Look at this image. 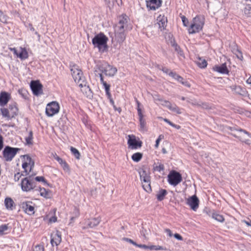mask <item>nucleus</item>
<instances>
[{
  "mask_svg": "<svg viewBox=\"0 0 251 251\" xmlns=\"http://www.w3.org/2000/svg\"><path fill=\"white\" fill-rule=\"evenodd\" d=\"M131 29L129 26V19L126 15L119 17V22L115 26V36L116 40L119 43H122L126 39V31Z\"/></svg>",
  "mask_w": 251,
  "mask_h": 251,
  "instance_id": "obj_1",
  "label": "nucleus"
},
{
  "mask_svg": "<svg viewBox=\"0 0 251 251\" xmlns=\"http://www.w3.org/2000/svg\"><path fill=\"white\" fill-rule=\"evenodd\" d=\"M71 67L72 75L75 83L80 87H84L87 97L89 98H92L93 95L91 94L92 92L91 89L88 86H86V85L85 77L83 75L81 70L77 65H73L72 66H71Z\"/></svg>",
  "mask_w": 251,
  "mask_h": 251,
  "instance_id": "obj_2",
  "label": "nucleus"
},
{
  "mask_svg": "<svg viewBox=\"0 0 251 251\" xmlns=\"http://www.w3.org/2000/svg\"><path fill=\"white\" fill-rule=\"evenodd\" d=\"M204 24V18L201 16H197L193 19L188 30L189 34L199 32L202 29Z\"/></svg>",
  "mask_w": 251,
  "mask_h": 251,
  "instance_id": "obj_3",
  "label": "nucleus"
},
{
  "mask_svg": "<svg viewBox=\"0 0 251 251\" xmlns=\"http://www.w3.org/2000/svg\"><path fill=\"white\" fill-rule=\"evenodd\" d=\"M97 69L100 72L104 73L105 75L113 76L117 72L116 68L114 67L105 62L99 61L97 62Z\"/></svg>",
  "mask_w": 251,
  "mask_h": 251,
  "instance_id": "obj_4",
  "label": "nucleus"
},
{
  "mask_svg": "<svg viewBox=\"0 0 251 251\" xmlns=\"http://www.w3.org/2000/svg\"><path fill=\"white\" fill-rule=\"evenodd\" d=\"M108 38L102 33L95 36V48H98L101 52L106 51L108 50L107 42Z\"/></svg>",
  "mask_w": 251,
  "mask_h": 251,
  "instance_id": "obj_5",
  "label": "nucleus"
},
{
  "mask_svg": "<svg viewBox=\"0 0 251 251\" xmlns=\"http://www.w3.org/2000/svg\"><path fill=\"white\" fill-rule=\"evenodd\" d=\"M0 111L3 117L7 120H10L17 115L18 109L15 103H12L9 104L8 108H0Z\"/></svg>",
  "mask_w": 251,
  "mask_h": 251,
  "instance_id": "obj_6",
  "label": "nucleus"
},
{
  "mask_svg": "<svg viewBox=\"0 0 251 251\" xmlns=\"http://www.w3.org/2000/svg\"><path fill=\"white\" fill-rule=\"evenodd\" d=\"M181 174L175 171H172L168 176L169 183L174 186H176L182 181Z\"/></svg>",
  "mask_w": 251,
  "mask_h": 251,
  "instance_id": "obj_7",
  "label": "nucleus"
},
{
  "mask_svg": "<svg viewBox=\"0 0 251 251\" xmlns=\"http://www.w3.org/2000/svg\"><path fill=\"white\" fill-rule=\"evenodd\" d=\"M20 150L19 148H12L9 146H6L3 151V155L6 161H10L15 156L18 151Z\"/></svg>",
  "mask_w": 251,
  "mask_h": 251,
  "instance_id": "obj_8",
  "label": "nucleus"
},
{
  "mask_svg": "<svg viewBox=\"0 0 251 251\" xmlns=\"http://www.w3.org/2000/svg\"><path fill=\"white\" fill-rule=\"evenodd\" d=\"M23 157L24 162L22 164V168L24 169V173H25L26 176L29 174V172L31 171L34 166V163L28 155H25L23 156Z\"/></svg>",
  "mask_w": 251,
  "mask_h": 251,
  "instance_id": "obj_9",
  "label": "nucleus"
},
{
  "mask_svg": "<svg viewBox=\"0 0 251 251\" xmlns=\"http://www.w3.org/2000/svg\"><path fill=\"white\" fill-rule=\"evenodd\" d=\"M59 105L56 101H52L47 104L46 113L49 117H51L59 112Z\"/></svg>",
  "mask_w": 251,
  "mask_h": 251,
  "instance_id": "obj_10",
  "label": "nucleus"
},
{
  "mask_svg": "<svg viewBox=\"0 0 251 251\" xmlns=\"http://www.w3.org/2000/svg\"><path fill=\"white\" fill-rule=\"evenodd\" d=\"M23 210L28 215H31L35 213V204L32 201H25L22 203Z\"/></svg>",
  "mask_w": 251,
  "mask_h": 251,
  "instance_id": "obj_11",
  "label": "nucleus"
},
{
  "mask_svg": "<svg viewBox=\"0 0 251 251\" xmlns=\"http://www.w3.org/2000/svg\"><path fill=\"white\" fill-rule=\"evenodd\" d=\"M136 102L138 106L137 109L140 122V130L143 131H147V129L146 127V120L144 118V115L142 113L141 109L140 108V103L138 100H137Z\"/></svg>",
  "mask_w": 251,
  "mask_h": 251,
  "instance_id": "obj_12",
  "label": "nucleus"
},
{
  "mask_svg": "<svg viewBox=\"0 0 251 251\" xmlns=\"http://www.w3.org/2000/svg\"><path fill=\"white\" fill-rule=\"evenodd\" d=\"M35 187L34 182L29 180L27 177L22 179L21 182L22 189L24 191H29L33 189Z\"/></svg>",
  "mask_w": 251,
  "mask_h": 251,
  "instance_id": "obj_13",
  "label": "nucleus"
},
{
  "mask_svg": "<svg viewBox=\"0 0 251 251\" xmlns=\"http://www.w3.org/2000/svg\"><path fill=\"white\" fill-rule=\"evenodd\" d=\"M42 85L38 81H32L30 87L34 95L38 96L43 93Z\"/></svg>",
  "mask_w": 251,
  "mask_h": 251,
  "instance_id": "obj_14",
  "label": "nucleus"
},
{
  "mask_svg": "<svg viewBox=\"0 0 251 251\" xmlns=\"http://www.w3.org/2000/svg\"><path fill=\"white\" fill-rule=\"evenodd\" d=\"M186 203L194 211H196L199 207V200L196 195H193L187 200Z\"/></svg>",
  "mask_w": 251,
  "mask_h": 251,
  "instance_id": "obj_15",
  "label": "nucleus"
},
{
  "mask_svg": "<svg viewBox=\"0 0 251 251\" xmlns=\"http://www.w3.org/2000/svg\"><path fill=\"white\" fill-rule=\"evenodd\" d=\"M128 138L127 143L129 146L131 147V149H136L138 148H140L142 146V141H137L134 135H129Z\"/></svg>",
  "mask_w": 251,
  "mask_h": 251,
  "instance_id": "obj_16",
  "label": "nucleus"
},
{
  "mask_svg": "<svg viewBox=\"0 0 251 251\" xmlns=\"http://www.w3.org/2000/svg\"><path fill=\"white\" fill-rule=\"evenodd\" d=\"M146 6L149 10H155L161 6L162 0H146Z\"/></svg>",
  "mask_w": 251,
  "mask_h": 251,
  "instance_id": "obj_17",
  "label": "nucleus"
},
{
  "mask_svg": "<svg viewBox=\"0 0 251 251\" xmlns=\"http://www.w3.org/2000/svg\"><path fill=\"white\" fill-rule=\"evenodd\" d=\"M213 70L223 75H228L229 73L226 63L220 66L216 65L214 66L213 67Z\"/></svg>",
  "mask_w": 251,
  "mask_h": 251,
  "instance_id": "obj_18",
  "label": "nucleus"
},
{
  "mask_svg": "<svg viewBox=\"0 0 251 251\" xmlns=\"http://www.w3.org/2000/svg\"><path fill=\"white\" fill-rule=\"evenodd\" d=\"M10 99V95L5 92H1L0 94V105L3 106L6 105Z\"/></svg>",
  "mask_w": 251,
  "mask_h": 251,
  "instance_id": "obj_19",
  "label": "nucleus"
},
{
  "mask_svg": "<svg viewBox=\"0 0 251 251\" xmlns=\"http://www.w3.org/2000/svg\"><path fill=\"white\" fill-rule=\"evenodd\" d=\"M157 20L158 21L157 24L160 30L163 31L165 29L167 24V18L164 16H159Z\"/></svg>",
  "mask_w": 251,
  "mask_h": 251,
  "instance_id": "obj_20",
  "label": "nucleus"
},
{
  "mask_svg": "<svg viewBox=\"0 0 251 251\" xmlns=\"http://www.w3.org/2000/svg\"><path fill=\"white\" fill-rule=\"evenodd\" d=\"M61 242V234L60 232L57 231L54 236L51 239L50 243L52 246L55 244L58 246Z\"/></svg>",
  "mask_w": 251,
  "mask_h": 251,
  "instance_id": "obj_21",
  "label": "nucleus"
},
{
  "mask_svg": "<svg viewBox=\"0 0 251 251\" xmlns=\"http://www.w3.org/2000/svg\"><path fill=\"white\" fill-rule=\"evenodd\" d=\"M141 180L144 182H148L150 181V176L146 171L142 170L139 172Z\"/></svg>",
  "mask_w": 251,
  "mask_h": 251,
  "instance_id": "obj_22",
  "label": "nucleus"
},
{
  "mask_svg": "<svg viewBox=\"0 0 251 251\" xmlns=\"http://www.w3.org/2000/svg\"><path fill=\"white\" fill-rule=\"evenodd\" d=\"M167 191L165 189H160L156 194V198L158 201H162L164 199L165 196L167 194Z\"/></svg>",
  "mask_w": 251,
  "mask_h": 251,
  "instance_id": "obj_23",
  "label": "nucleus"
},
{
  "mask_svg": "<svg viewBox=\"0 0 251 251\" xmlns=\"http://www.w3.org/2000/svg\"><path fill=\"white\" fill-rule=\"evenodd\" d=\"M4 204L7 209L13 210L14 202L12 199L10 198H6L4 201Z\"/></svg>",
  "mask_w": 251,
  "mask_h": 251,
  "instance_id": "obj_24",
  "label": "nucleus"
},
{
  "mask_svg": "<svg viewBox=\"0 0 251 251\" xmlns=\"http://www.w3.org/2000/svg\"><path fill=\"white\" fill-rule=\"evenodd\" d=\"M211 217L213 219L221 223H223L225 221L223 216L216 212H213L212 214Z\"/></svg>",
  "mask_w": 251,
  "mask_h": 251,
  "instance_id": "obj_25",
  "label": "nucleus"
},
{
  "mask_svg": "<svg viewBox=\"0 0 251 251\" xmlns=\"http://www.w3.org/2000/svg\"><path fill=\"white\" fill-rule=\"evenodd\" d=\"M21 59H25L28 58V53L25 49L21 48V51L17 55Z\"/></svg>",
  "mask_w": 251,
  "mask_h": 251,
  "instance_id": "obj_26",
  "label": "nucleus"
},
{
  "mask_svg": "<svg viewBox=\"0 0 251 251\" xmlns=\"http://www.w3.org/2000/svg\"><path fill=\"white\" fill-rule=\"evenodd\" d=\"M197 63L199 67L201 68H204L207 65L206 61L205 59H202L200 57L198 58V60L197 61Z\"/></svg>",
  "mask_w": 251,
  "mask_h": 251,
  "instance_id": "obj_27",
  "label": "nucleus"
},
{
  "mask_svg": "<svg viewBox=\"0 0 251 251\" xmlns=\"http://www.w3.org/2000/svg\"><path fill=\"white\" fill-rule=\"evenodd\" d=\"M40 193L41 196L46 198H50V192L47 191L44 188H40Z\"/></svg>",
  "mask_w": 251,
  "mask_h": 251,
  "instance_id": "obj_28",
  "label": "nucleus"
},
{
  "mask_svg": "<svg viewBox=\"0 0 251 251\" xmlns=\"http://www.w3.org/2000/svg\"><path fill=\"white\" fill-rule=\"evenodd\" d=\"M142 156H143L142 153H141L140 152H136V153H134L132 155L131 158L134 161L138 162L141 159V158H142Z\"/></svg>",
  "mask_w": 251,
  "mask_h": 251,
  "instance_id": "obj_29",
  "label": "nucleus"
},
{
  "mask_svg": "<svg viewBox=\"0 0 251 251\" xmlns=\"http://www.w3.org/2000/svg\"><path fill=\"white\" fill-rule=\"evenodd\" d=\"M32 139H33V132L32 131H30L28 133V135L25 138V140L26 144H27V145L32 144Z\"/></svg>",
  "mask_w": 251,
  "mask_h": 251,
  "instance_id": "obj_30",
  "label": "nucleus"
},
{
  "mask_svg": "<svg viewBox=\"0 0 251 251\" xmlns=\"http://www.w3.org/2000/svg\"><path fill=\"white\" fill-rule=\"evenodd\" d=\"M142 187L143 189L147 192H150L151 191L150 181L148 182H142Z\"/></svg>",
  "mask_w": 251,
  "mask_h": 251,
  "instance_id": "obj_31",
  "label": "nucleus"
},
{
  "mask_svg": "<svg viewBox=\"0 0 251 251\" xmlns=\"http://www.w3.org/2000/svg\"><path fill=\"white\" fill-rule=\"evenodd\" d=\"M169 75L174 79L177 80L178 81H181L183 79V78L181 76L173 72H170L169 73Z\"/></svg>",
  "mask_w": 251,
  "mask_h": 251,
  "instance_id": "obj_32",
  "label": "nucleus"
},
{
  "mask_svg": "<svg viewBox=\"0 0 251 251\" xmlns=\"http://www.w3.org/2000/svg\"><path fill=\"white\" fill-rule=\"evenodd\" d=\"M71 151L76 159H79L80 158V153L76 149L71 147Z\"/></svg>",
  "mask_w": 251,
  "mask_h": 251,
  "instance_id": "obj_33",
  "label": "nucleus"
},
{
  "mask_svg": "<svg viewBox=\"0 0 251 251\" xmlns=\"http://www.w3.org/2000/svg\"><path fill=\"white\" fill-rule=\"evenodd\" d=\"M153 170L155 171H157L159 172H160L161 171H163L164 170V165L161 163H159L158 165H155V164H154Z\"/></svg>",
  "mask_w": 251,
  "mask_h": 251,
  "instance_id": "obj_34",
  "label": "nucleus"
},
{
  "mask_svg": "<svg viewBox=\"0 0 251 251\" xmlns=\"http://www.w3.org/2000/svg\"><path fill=\"white\" fill-rule=\"evenodd\" d=\"M244 13L247 17H249L251 14V6L249 4L246 5L244 9Z\"/></svg>",
  "mask_w": 251,
  "mask_h": 251,
  "instance_id": "obj_35",
  "label": "nucleus"
},
{
  "mask_svg": "<svg viewBox=\"0 0 251 251\" xmlns=\"http://www.w3.org/2000/svg\"><path fill=\"white\" fill-rule=\"evenodd\" d=\"M169 109L174 112H176V113L177 114H180L181 113V111H180V109H179V108L176 106V105H174V106H173L172 104L171 105V106L169 108Z\"/></svg>",
  "mask_w": 251,
  "mask_h": 251,
  "instance_id": "obj_36",
  "label": "nucleus"
},
{
  "mask_svg": "<svg viewBox=\"0 0 251 251\" xmlns=\"http://www.w3.org/2000/svg\"><path fill=\"white\" fill-rule=\"evenodd\" d=\"M187 101L188 103H191L192 105H193L194 106H196L197 107H199V106L201 105V104H200V103L199 102L195 100H192L191 99H187Z\"/></svg>",
  "mask_w": 251,
  "mask_h": 251,
  "instance_id": "obj_37",
  "label": "nucleus"
},
{
  "mask_svg": "<svg viewBox=\"0 0 251 251\" xmlns=\"http://www.w3.org/2000/svg\"><path fill=\"white\" fill-rule=\"evenodd\" d=\"M172 46L175 49V50L180 55H181L182 53V51L180 50V48L179 47V46H178L177 44H176V43H173L172 44Z\"/></svg>",
  "mask_w": 251,
  "mask_h": 251,
  "instance_id": "obj_38",
  "label": "nucleus"
},
{
  "mask_svg": "<svg viewBox=\"0 0 251 251\" xmlns=\"http://www.w3.org/2000/svg\"><path fill=\"white\" fill-rule=\"evenodd\" d=\"M61 166H62V167L63 168L65 171H69V166L65 161H64L61 164Z\"/></svg>",
  "mask_w": 251,
  "mask_h": 251,
  "instance_id": "obj_39",
  "label": "nucleus"
},
{
  "mask_svg": "<svg viewBox=\"0 0 251 251\" xmlns=\"http://www.w3.org/2000/svg\"><path fill=\"white\" fill-rule=\"evenodd\" d=\"M99 76L100 77V82L103 84L104 87H105V86L109 85V84H107L106 81H104L103 77L101 72L99 74Z\"/></svg>",
  "mask_w": 251,
  "mask_h": 251,
  "instance_id": "obj_40",
  "label": "nucleus"
},
{
  "mask_svg": "<svg viewBox=\"0 0 251 251\" xmlns=\"http://www.w3.org/2000/svg\"><path fill=\"white\" fill-rule=\"evenodd\" d=\"M232 90H234L236 93L241 94L242 91V88L239 86H233Z\"/></svg>",
  "mask_w": 251,
  "mask_h": 251,
  "instance_id": "obj_41",
  "label": "nucleus"
},
{
  "mask_svg": "<svg viewBox=\"0 0 251 251\" xmlns=\"http://www.w3.org/2000/svg\"><path fill=\"white\" fill-rule=\"evenodd\" d=\"M161 102V104L162 105L167 107L168 108H169L171 106V105L172 104L170 101L163 100Z\"/></svg>",
  "mask_w": 251,
  "mask_h": 251,
  "instance_id": "obj_42",
  "label": "nucleus"
},
{
  "mask_svg": "<svg viewBox=\"0 0 251 251\" xmlns=\"http://www.w3.org/2000/svg\"><path fill=\"white\" fill-rule=\"evenodd\" d=\"M8 226L6 225H2L0 226V234H3V232L7 230Z\"/></svg>",
  "mask_w": 251,
  "mask_h": 251,
  "instance_id": "obj_43",
  "label": "nucleus"
},
{
  "mask_svg": "<svg viewBox=\"0 0 251 251\" xmlns=\"http://www.w3.org/2000/svg\"><path fill=\"white\" fill-rule=\"evenodd\" d=\"M181 19H182V21L183 25L185 26H187L188 24L189 23L188 19L184 16L181 17Z\"/></svg>",
  "mask_w": 251,
  "mask_h": 251,
  "instance_id": "obj_44",
  "label": "nucleus"
},
{
  "mask_svg": "<svg viewBox=\"0 0 251 251\" xmlns=\"http://www.w3.org/2000/svg\"><path fill=\"white\" fill-rule=\"evenodd\" d=\"M35 179L37 181H42L45 183H47V181L43 176H36Z\"/></svg>",
  "mask_w": 251,
  "mask_h": 251,
  "instance_id": "obj_45",
  "label": "nucleus"
},
{
  "mask_svg": "<svg viewBox=\"0 0 251 251\" xmlns=\"http://www.w3.org/2000/svg\"><path fill=\"white\" fill-rule=\"evenodd\" d=\"M105 1L108 6L110 7L114 5L115 0H105Z\"/></svg>",
  "mask_w": 251,
  "mask_h": 251,
  "instance_id": "obj_46",
  "label": "nucleus"
},
{
  "mask_svg": "<svg viewBox=\"0 0 251 251\" xmlns=\"http://www.w3.org/2000/svg\"><path fill=\"white\" fill-rule=\"evenodd\" d=\"M44 248L43 245H37L35 247V251H44Z\"/></svg>",
  "mask_w": 251,
  "mask_h": 251,
  "instance_id": "obj_47",
  "label": "nucleus"
},
{
  "mask_svg": "<svg viewBox=\"0 0 251 251\" xmlns=\"http://www.w3.org/2000/svg\"><path fill=\"white\" fill-rule=\"evenodd\" d=\"M236 57L240 60H242L243 59V56L242 54V52L241 50H239V52H237L236 54H235Z\"/></svg>",
  "mask_w": 251,
  "mask_h": 251,
  "instance_id": "obj_48",
  "label": "nucleus"
},
{
  "mask_svg": "<svg viewBox=\"0 0 251 251\" xmlns=\"http://www.w3.org/2000/svg\"><path fill=\"white\" fill-rule=\"evenodd\" d=\"M104 88H105V92H106V95L109 97H110L111 96L110 93L109 92V91H110V85H108V86H105V87H104Z\"/></svg>",
  "mask_w": 251,
  "mask_h": 251,
  "instance_id": "obj_49",
  "label": "nucleus"
},
{
  "mask_svg": "<svg viewBox=\"0 0 251 251\" xmlns=\"http://www.w3.org/2000/svg\"><path fill=\"white\" fill-rule=\"evenodd\" d=\"M24 176V175H23V174H20V173H17L15 175V176H14V179L15 181H18L20 179V177L21 176Z\"/></svg>",
  "mask_w": 251,
  "mask_h": 251,
  "instance_id": "obj_50",
  "label": "nucleus"
},
{
  "mask_svg": "<svg viewBox=\"0 0 251 251\" xmlns=\"http://www.w3.org/2000/svg\"><path fill=\"white\" fill-rule=\"evenodd\" d=\"M180 83H181L183 85H184V86L187 87H190V84L189 83V82L187 81H184V79L181 80V81H179Z\"/></svg>",
  "mask_w": 251,
  "mask_h": 251,
  "instance_id": "obj_51",
  "label": "nucleus"
},
{
  "mask_svg": "<svg viewBox=\"0 0 251 251\" xmlns=\"http://www.w3.org/2000/svg\"><path fill=\"white\" fill-rule=\"evenodd\" d=\"M201 104V106H199V107H202L204 109H208L209 108V106L207 105L206 103H203V102H200Z\"/></svg>",
  "mask_w": 251,
  "mask_h": 251,
  "instance_id": "obj_52",
  "label": "nucleus"
},
{
  "mask_svg": "<svg viewBox=\"0 0 251 251\" xmlns=\"http://www.w3.org/2000/svg\"><path fill=\"white\" fill-rule=\"evenodd\" d=\"M174 237L175 238L177 239L178 240H182V237L178 233H176L174 234Z\"/></svg>",
  "mask_w": 251,
  "mask_h": 251,
  "instance_id": "obj_53",
  "label": "nucleus"
},
{
  "mask_svg": "<svg viewBox=\"0 0 251 251\" xmlns=\"http://www.w3.org/2000/svg\"><path fill=\"white\" fill-rule=\"evenodd\" d=\"M136 247H138L140 248H143L144 249H148V248H149V246H148L146 245H143V244H137V246Z\"/></svg>",
  "mask_w": 251,
  "mask_h": 251,
  "instance_id": "obj_54",
  "label": "nucleus"
},
{
  "mask_svg": "<svg viewBox=\"0 0 251 251\" xmlns=\"http://www.w3.org/2000/svg\"><path fill=\"white\" fill-rule=\"evenodd\" d=\"M165 232L170 236L172 237L173 236L171 230L170 229L166 228L165 229Z\"/></svg>",
  "mask_w": 251,
  "mask_h": 251,
  "instance_id": "obj_55",
  "label": "nucleus"
},
{
  "mask_svg": "<svg viewBox=\"0 0 251 251\" xmlns=\"http://www.w3.org/2000/svg\"><path fill=\"white\" fill-rule=\"evenodd\" d=\"M242 222L245 223L248 226H251V220H243Z\"/></svg>",
  "mask_w": 251,
  "mask_h": 251,
  "instance_id": "obj_56",
  "label": "nucleus"
},
{
  "mask_svg": "<svg viewBox=\"0 0 251 251\" xmlns=\"http://www.w3.org/2000/svg\"><path fill=\"white\" fill-rule=\"evenodd\" d=\"M26 26L29 28L30 30L34 31L35 30L34 28L33 27L32 24L29 23L27 24Z\"/></svg>",
  "mask_w": 251,
  "mask_h": 251,
  "instance_id": "obj_57",
  "label": "nucleus"
},
{
  "mask_svg": "<svg viewBox=\"0 0 251 251\" xmlns=\"http://www.w3.org/2000/svg\"><path fill=\"white\" fill-rule=\"evenodd\" d=\"M164 121L167 123L168 124H169L170 126H175V124H173L172 122H171L170 121H169L168 119H164Z\"/></svg>",
  "mask_w": 251,
  "mask_h": 251,
  "instance_id": "obj_58",
  "label": "nucleus"
},
{
  "mask_svg": "<svg viewBox=\"0 0 251 251\" xmlns=\"http://www.w3.org/2000/svg\"><path fill=\"white\" fill-rule=\"evenodd\" d=\"M238 131H240V132H244V133L247 134L249 136H250V133H249L248 131H247L246 130H244L243 129H241V128H239V129L237 130Z\"/></svg>",
  "mask_w": 251,
  "mask_h": 251,
  "instance_id": "obj_59",
  "label": "nucleus"
},
{
  "mask_svg": "<svg viewBox=\"0 0 251 251\" xmlns=\"http://www.w3.org/2000/svg\"><path fill=\"white\" fill-rule=\"evenodd\" d=\"M158 250L166 251V250H167V249L166 248H164L163 246L158 245V246H157V251H158Z\"/></svg>",
  "mask_w": 251,
  "mask_h": 251,
  "instance_id": "obj_60",
  "label": "nucleus"
},
{
  "mask_svg": "<svg viewBox=\"0 0 251 251\" xmlns=\"http://www.w3.org/2000/svg\"><path fill=\"white\" fill-rule=\"evenodd\" d=\"M3 147V138L2 136L0 135V151Z\"/></svg>",
  "mask_w": 251,
  "mask_h": 251,
  "instance_id": "obj_61",
  "label": "nucleus"
},
{
  "mask_svg": "<svg viewBox=\"0 0 251 251\" xmlns=\"http://www.w3.org/2000/svg\"><path fill=\"white\" fill-rule=\"evenodd\" d=\"M154 100L155 101H158L162 102L163 99L160 98L159 96H156V97H154Z\"/></svg>",
  "mask_w": 251,
  "mask_h": 251,
  "instance_id": "obj_62",
  "label": "nucleus"
},
{
  "mask_svg": "<svg viewBox=\"0 0 251 251\" xmlns=\"http://www.w3.org/2000/svg\"><path fill=\"white\" fill-rule=\"evenodd\" d=\"M148 249H150L151 250H155V251H157V246L152 245V246H149Z\"/></svg>",
  "mask_w": 251,
  "mask_h": 251,
  "instance_id": "obj_63",
  "label": "nucleus"
},
{
  "mask_svg": "<svg viewBox=\"0 0 251 251\" xmlns=\"http://www.w3.org/2000/svg\"><path fill=\"white\" fill-rule=\"evenodd\" d=\"M239 50L237 48H233L232 50V51L234 54H236Z\"/></svg>",
  "mask_w": 251,
  "mask_h": 251,
  "instance_id": "obj_64",
  "label": "nucleus"
}]
</instances>
